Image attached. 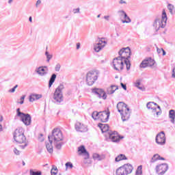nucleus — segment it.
Returning a JSON list of instances; mask_svg holds the SVG:
<instances>
[{
  "mask_svg": "<svg viewBox=\"0 0 175 175\" xmlns=\"http://www.w3.org/2000/svg\"><path fill=\"white\" fill-rule=\"evenodd\" d=\"M16 116L21 118L22 122H23L26 126L31 125V122H32L31 115L20 111V108H18L16 109Z\"/></svg>",
  "mask_w": 175,
  "mask_h": 175,
  "instance_id": "obj_11",
  "label": "nucleus"
},
{
  "mask_svg": "<svg viewBox=\"0 0 175 175\" xmlns=\"http://www.w3.org/2000/svg\"><path fill=\"white\" fill-rule=\"evenodd\" d=\"M2 121H3V116L0 115V122H2Z\"/></svg>",
  "mask_w": 175,
  "mask_h": 175,
  "instance_id": "obj_58",
  "label": "nucleus"
},
{
  "mask_svg": "<svg viewBox=\"0 0 175 175\" xmlns=\"http://www.w3.org/2000/svg\"><path fill=\"white\" fill-rule=\"evenodd\" d=\"M99 128L101 129L103 133H105L106 137H109L113 143H118L124 137L118 135L116 131H109V124H98Z\"/></svg>",
  "mask_w": 175,
  "mask_h": 175,
  "instance_id": "obj_1",
  "label": "nucleus"
},
{
  "mask_svg": "<svg viewBox=\"0 0 175 175\" xmlns=\"http://www.w3.org/2000/svg\"><path fill=\"white\" fill-rule=\"evenodd\" d=\"M161 53H163V55H166V51H165L163 49H162Z\"/></svg>",
  "mask_w": 175,
  "mask_h": 175,
  "instance_id": "obj_57",
  "label": "nucleus"
},
{
  "mask_svg": "<svg viewBox=\"0 0 175 175\" xmlns=\"http://www.w3.org/2000/svg\"><path fill=\"white\" fill-rule=\"evenodd\" d=\"M126 159H128V158H126V156H125V154H120L116 157L115 161L116 162H120V161H125Z\"/></svg>",
  "mask_w": 175,
  "mask_h": 175,
  "instance_id": "obj_23",
  "label": "nucleus"
},
{
  "mask_svg": "<svg viewBox=\"0 0 175 175\" xmlns=\"http://www.w3.org/2000/svg\"><path fill=\"white\" fill-rule=\"evenodd\" d=\"M143 165H139L137 168L135 175H142L143 174Z\"/></svg>",
  "mask_w": 175,
  "mask_h": 175,
  "instance_id": "obj_31",
  "label": "nucleus"
},
{
  "mask_svg": "<svg viewBox=\"0 0 175 175\" xmlns=\"http://www.w3.org/2000/svg\"><path fill=\"white\" fill-rule=\"evenodd\" d=\"M47 69V66H44V67H38L36 69V72L38 73V75H39V76H46V75L47 74V72H46V70Z\"/></svg>",
  "mask_w": 175,
  "mask_h": 175,
  "instance_id": "obj_18",
  "label": "nucleus"
},
{
  "mask_svg": "<svg viewBox=\"0 0 175 175\" xmlns=\"http://www.w3.org/2000/svg\"><path fill=\"white\" fill-rule=\"evenodd\" d=\"M147 64H148V67L150 66H154L155 65V60L151 57H148L146 58Z\"/></svg>",
  "mask_w": 175,
  "mask_h": 175,
  "instance_id": "obj_27",
  "label": "nucleus"
},
{
  "mask_svg": "<svg viewBox=\"0 0 175 175\" xmlns=\"http://www.w3.org/2000/svg\"><path fill=\"white\" fill-rule=\"evenodd\" d=\"M14 1V0H8V5H12V3H13Z\"/></svg>",
  "mask_w": 175,
  "mask_h": 175,
  "instance_id": "obj_55",
  "label": "nucleus"
},
{
  "mask_svg": "<svg viewBox=\"0 0 175 175\" xmlns=\"http://www.w3.org/2000/svg\"><path fill=\"white\" fill-rule=\"evenodd\" d=\"M118 53V57L124 60L126 70H129V69H131V62L129 61V58H131V49L129 47L122 48L120 50Z\"/></svg>",
  "mask_w": 175,
  "mask_h": 175,
  "instance_id": "obj_5",
  "label": "nucleus"
},
{
  "mask_svg": "<svg viewBox=\"0 0 175 175\" xmlns=\"http://www.w3.org/2000/svg\"><path fill=\"white\" fill-rule=\"evenodd\" d=\"M167 21V16L165 10L163 11L161 18H156L153 23V27L156 31H159L160 28H165L166 27V22Z\"/></svg>",
  "mask_w": 175,
  "mask_h": 175,
  "instance_id": "obj_6",
  "label": "nucleus"
},
{
  "mask_svg": "<svg viewBox=\"0 0 175 175\" xmlns=\"http://www.w3.org/2000/svg\"><path fill=\"white\" fill-rule=\"evenodd\" d=\"M49 142H46L45 144H46V148L48 151V152H49V154H53L54 150L53 148V141L51 139V140H49Z\"/></svg>",
  "mask_w": 175,
  "mask_h": 175,
  "instance_id": "obj_20",
  "label": "nucleus"
},
{
  "mask_svg": "<svg viewBox=\"0 0 175 175\" xmlns=\"http://www.w3.org/2000/svg\"><path fill=\"white\" fill-rule=\"evenodd\" d=\"M92 157H93V159H94V161H102L105 158V157L100 156L98 153H94Z\"/></svg>",
  "mask_w": 175,
  "mask_h": 175,
  "instance_id": "obj_26",
  "label": "nucleus"
},
{
  "mask_svg": "<svg viewBox=\"0 0 175 175\" xmlns=\"http://www.w3.org/2000/svg\"><path fill=\"white\" fill-rule=\"evenodd\" d=\"M3 129H2V124H0V132H2Z\"/></svg>",
  "mask_w": 175,
  "mask_h": 175,
  "instance_id": "obj_60",
  "label": "nucleus"
},
{
  "mask_svg": "<svg viewBox=\"0 0 175 175\" xmlns=\"http://www.w3.org/2000/svg\"><path fill=\"white\" fill-rule=\"evenodd\" d=\"M137 89L143 91V87L138 86Z\"/></svg>",
  "mask_w": 175,
  "mask_h": 175,
  "instance_id": "obj_61",
  "label": "nucleus"
},
{
  "mask_svg": "<svg viewBox=\"0 0 175 175\" xmlns=\"http://www.w3.org/2000/svg\"><path fill=\"white\" fill-rule=\"evenodd\" d=\"M79 155H83L84 159H88L90 158V153L87 152L85 146H81L78 148Z\"/></svg>",
  "mask_w": 175,
  "mask_h": 175,
  "instance_id": "obj_16",
  "label": "nucleus"
},
{
  "mask_svg": "<svg viewBox=\"0 0 175 175\" xmlns=\"http://www.w3.org/2000/svg\"><path fill=\"white\" fill-rule=\"evenodd\" d=\"M30 175H42V172L36 171V170L31 169L29 170Z\"/></svg>",
  "mask_w": 175,
  "mask_h": 175,
  "instance_id": "obj_30",
  "label": "nucleus"
},
{
  "mask_svg": "<svg viewBox=\"0 0 175 175\" xmlns=\"http://www.w3.org/2000/svg\"><path fill=\"white\" fill-rule=\"evenodd\" d=\"M75 129L77 132H87L88 131L87 125L79 122L75 124Z\"/></svg>",
  "mask_w": 175,
  "mask_h": 175,
  "instance_id": "obj_17",
  "label": "nucleus"
},
{
  "mask_svg": "<svg viewBox=\"0 0 175 175\" xmlns=\"http://www.w3.org/2000/svg\"><path fill=\"white\" fill-rule=\"evenodd\" d=\"M103 47H105V44H103V46H100L98 44H96L94 45V51H96V53H99V51L100 50H102V49H103Z\"/></svg>",
  "mask_w": 175,
  "mask_h": 175,
  "instance_id": "obj_32",
  "label": "nucleus"
},
{
  "mask_svg": "<svg viewBox=\"0 0 175 175\" xmlns=\"http://www.w3.org/2000/svg\"><path fill=\"white\" fill-rule=\"evenodd\" d=\"M139 68H148V64L147 63V59H144L139 65Z\"/></svg>",
  "mask_w": 175,
  "mask_h": 175,
  "instance_id": "obj_34",
  "label": "nucleus"
},
{
  "mask_svg": "<svg viewBox=\"0 0 175 175\" xmlns=\"http://www.w3.org/2000/svg\"><path fill=\"white\" fill-rule=\"evenodd\" d=\"M162 49H159V48H157V51L158 54H161V53H162Z\"/></svg>",
  "mask_w": 175,
  "mask_h": 175,
  "instance_id": "obj_53",
  "label": "nucleus"
},
{
  "mask_svg": "<svg viewBox=\"0 0 175 175\" xmlns=\"http://www.w3.org/2000/svg\"><path fill=\"white\" fill-rule=\"evenodd\" d=\"M159 158H161V156L159 154H154L150 159V163H154L157 162V161L159 160Z\"/></svg>",
  "mask_w": 175,
  "mask_h": 175,
  "instance_id": "obj_28",
  "label": "nucleus"
},
{
  "mask_svg": "<svg viewBox=\"0 0 175 175\" xmlns=\"http://www.w3.org/2000/svg\"><path fill=\"white\" fill-rule=\"evenodd\" d=\"M72 13H73L74 14H77L80 13V8H74V9L72 10Z\"/></svg>",
  "mask_w": 175,
  "mask_h": 175,
  "instance_id": "obj_42",
  "label": "nucleus"
},
{
  "mask_svg": "<svg viewBox=\"0 0 175 175\" xmlns=\"http://www.w3.org/2000/svg\"><path fill=\"white\" fill-rule=\"evenodd\" d=\"M49 140L53 141L54 143H58L62 142L64 137L62 135V132L59 129H54L52 131L51 135L48 137Z\"/></svg>",
  "mask_w": 175,
  "mask_h": 175,
  "instance_id": "obj_9",
  "label": "nucleus"
},
{
  "mask_svg": "<svg viewBox=\"0 0 175 175\" xmlns=\"http://www.w3.org/2000/svg\"><path fill=\"white\" fill-rule=\"evenodd\" d=\"M45 55L46 57V62H50V59H51V58H53V55H50L48 51H46Z\"/></svg>",
  "mask_w": 175,
  "mask_h": 175,
  "instance_id": "obj_36",
  "label": "nucleus"
},
{
  "mask_svg": "<svg viewBox=\"0 0 175 175\" xmlns=\"http://www.w3.org/2000/svg\"><path fill=\"white\" fill-rule=\"evenodd\" d=\"M157 107V109H159V110L161 111V107L159 105H156Z\"/></svg>",
  "mask_w": 175,
  "mask_h": 175,
  "instance_id": "obj_63",
  "label": "nucleus"
},
{
  "mask_svg": "<svg viewBox=\"0 0 175 175\" xmlns=\"http://www.w3.org/2000/svg\"><path fill=\"white\" fill-rule=\"evenodd\" d=\"M80 42L77 43V50H79L80 49Z\"/></svg>",
  "mask_w": 175,
  "mask_h": 175,
  "instance_id": "obj_56",
  "label": "nucleus"
},
{
  "mask_svg": "<svg viewBox=\"0 0 175 175\" xmlns=\"http://www.w3.org/2000/svg\"><path fill=\"white\" fill-rule=\"evenodd\" d=\"M100 116V112H98L96 111H94L92 114V117L93 120H99Z\"/></svg>",
  "mask_w": 175,
  "mask_h": 175,
  "instance_id": "obj_29",
  "label": "nucleus"
},
{
  "mask_svg": "<svg viewBox=\"0 0 175 175\" xmlns=\"http://www.w3.org/2000/svg\"><path fill=\"white\" fill-rule=\"evenodd\" d=\"M159 161H165V158L160 157L159 158Z\"/></svg>",
  "mask_w": 175,
  "mask_h": 175,
  "instance_id": "obj_59",
  "label": "nucleus"
},
{
  "mask_svg": "<svg viewBox=\"0 0 175 175\" xmlns=\"http://www.w3.org/2000/svg\"><path fill=\"white\" fill-rule=\"evenodd\" d=\"M66 167L68 169L69 167L70 169H72L73 167V164L71 162H67L66 163Z\"/></svg>",
  "mask_w": 175,
  "mask_h": 175,
  "instance_id": "obj_40",
  "label": "nucleus"
},
{
  "mask_svg": "<svg viewBox=\"0 0 175 175\" xmlns=\"http://www.w3.org/2000/svg\"><path fill=\"white\" fill-rule=\"evenodd\" d=\"M104 18L105 20H107V21H109V18H110V16H105Z\"/></svg>",
  "mask_w": 175,
  "mask_h": 175,
  "instance_id": "obj_54",
  "label": "nucleus"
},
{
  "mask_svg": "<svg viewBox=\"0 0 175 175\" xmlns=\"http://www.w3.org/2000/svg\"><path fill=\"white\" fill-rule=\"evenodd\" d=\"M155 141L157 144H159V146H165V144H166L165 132L161 131L156 136Z\"/></svg>",
  "mask_w": 175,
  "mask_h": 175,
  "instance_id": "obj_13",
  "label": "nucleus"
},
{
  "mask_svg": "<svg viewBox=\"0 0 175 175\" xmlns=\"http://www.w3.org/2000/svg\"><path fill=\"white\" fill-rule=\"evenodd\" d=\"M40 3H42V1L38 0L36 3V8H38V6H39V5H40Z\"/></svg>",
  "mask_w": 175,
  "mask_h": 175,
  "instance_id": "obj_52",
  "label": "nucleus"
},
{
  "mask_svg": "<svg viewBox=\"0 0 175 175\" xmlns=\"http://www.w3.org/2000/svg\"><path fill=\"white\" fill-rule=\"evenodd\" d=\"M39 140H40L41 142H43V140H44V139H41L40 137H39Z\"/></svg>",
  "mask_w": 175,
  "mask_h": 175,
  "instance_id": "obj_64",
  "label": "nucleus"
},
{
  "mask_svg": "<svg viewBox=\"0 0 175 175\" xmlns=\"http://www.w3.org/2000/svg\"><path fill=\"white\" fill-rule=\"evenodd\" d=\"M118 14L119 15V17H120L121 21H122V20H124L125 18V17H126V16L128 15V14H126V12H125V11H124V10H119L118 12Z\"/></svg>",
  "mask_w": 175,
  "mask_h": 175,
  "instance_id": "obj_24",
  "label": "nucleus"
},
{
  "mask_svg": "<svg viewBox=\"0 0 175 175\" xmlns=\"http://www.w3.org/2000/svg\"><path fill=\"white\" fill-rule=\"evenodd\" d=\"M18 87V85H16L13 88L10 90L8 91V92H11V93L15 92H16V88H17Z\"/></svg>",
  "mask_w": 175,
  "mask_h": 175,
  "instance_id": "obj_43",
  "label": "nucleus"
},
{
  "mask_svg": "<svg viewBox=\"0 0 175 175\" xmlns=\"http://www.w3.org/2000/svg\"><path fill=\"white\" fill-rule=\"evenodd\" d=\"M134 84H135V86L137 87V88L138 87H139V85H140V84H141V83H140V79L137 80V81L134 83Z\"/></svg>",
  "mask_w": 175,
  "mask_h": 175,
  "instance_id": "obj_45",
  "label": "nucleus"
},
{
  "mask_svg": "<svg viewBox=\"0 0 175 175\" xmlns=\"http://www.w3.org/2000/svg\"><path fill=\"white\" fill-rule=\"evenodd\" d=\"M99 77V71L91 70L89 71L86 75V83L88 85H94L95 81L98 80Z\"/></svg>",
  "mask_w": 175,
  "mask_h": 175,
  "instance_id": "obj_7",
  "label": "nucleus"
},
{
  "mask_svg": "<svg viewBox=\"0 0 175 175\" xmlns=\"http://www.w3.org/2000/svg\"><path fill=\"white\" fill-rule=\"evenodd\" d=\"M118 90V86L115 85H111V86L108 87L107 88L106 93L104 90L103 89H93L92 92L93 94H95L100 99L102 98L104 100L107 99V94L108 95H113L116 91Z\"/></svg>",
  "mask_w": 175,
  "mask_h": 175,
  "instance_id": "obj_2",
  "label": "nucleus"
},
{
  "mask_svg": "<svg viewBox=\"0 0 175 175\" xmlns=\"http://www.w3.org/2000/svg\"><path fill=\"white\" fill-rule=\"evenodd\" d=\"M107 44V42L103 41L102 40H100L98 41V42L97 43V44H98V46H103V44H105V46H106Z\"/></svg>",
  "mask_w": 175,
  "mask_h": 175,
  "instance_id": "obj_38",
  "label": "nucleus"
},
{
  "mask_svg": "<svg viewBox=\"0 0 175 175\" xmlns=\"http://www.w3.org/2000/svg\"><path fill=\"white\" fill-rule=\"evenodd\" d=\"M169 170L167 163H162L156 166L155 170L159 175H163Z\"/></svg>",
  "mask_w": 175,
  "mask_h": 175,
  "instance_id": "obj_14",
  "label": "nucleus"
},
{
  "mask_svg": "<svg viewBox=\"0 0 175 175\" xmlns=\"http://www.w3.org/2000/svg\"><path fill=\"white\" fill-rule=\"evenodd\" d=\"M29 21H30V23H32V16L29 17Z\"/></svg>",
  "mask_w": 175,
  "mask_h": 175,
  "instance_id": "obj_62",
  "label": "nucleus"
},
{
  "mask_svg": "<svg viewBox=\"0 0 175 175\" xmlns=\"http://www.w3.org/2000/svg\"><path fill=\"white\" fill-rule=\"evenodd\" d=\"M55 79H57V75L53 74L49 79V87L51 88V85L54 84V81H55Z\"/></svg>",
  "mask_w": 175,
  "mask_h": 175,
  "instance_id": "obj_25",
  "label": "nucleus"
},
{
  "mask_svg": "<svg viewBox=\"0 0 175 175\" xmlns=\"http://www.w3.org/2000/svg\"><path fill=\"white\" fill-rule=\"evenodd\" d=\"M109 117H110V111H101L100 112V117H98V120L101 121V122H107L109 121Z\"/></svg>",
  "mask_w": 175,
  "mask_h": 175,
  "instance_id": "obj_15",
  "label": "nucleus"
},
{
  "mask_svg": "<svg viewBox=\"0 0 175 175\" xmlns=\"http://www.w3.org/2000/svg\"><path fill=\"white\" fill-rule=\"evenodd\" d=\"M119 3L120 5H126V1H125L124 0H120Z\"/></svg>",
  "mask_w": 175,
  "mask_h": 175,
  "instance_id": "obj_49",
  "label": "nucleus"
},
{
  "mask_svg": "<svg viewBox=\"0 0 175 175\" xmlns=\"http://www.w3.org/2000/svg\"><path fill=\"white\" fill-rule=\"evenodd\" d=\"M25 99V96L24 95V96H23L21 98H20V102H19V103H20V105H23V103H24V100Z\"/></svg>",
  "mask_w": 175,
  "mask_h": 175,
  "instance_id": "obj_46",
  "label": "nucleus"
},
{
  "mask_svg": "<svg viewBox=\"0 0 175 175\" xmlns=\"http://www.w3.org/2000/svg\"><path fill=\"white\" fill-rule=\"evenodd\" d=\"M122 24H129V23H132V20L128 15H126V17H124V20H122Z\"/></svg>",
  "mask_w": 175,
  "mask_h": 175,
  "instance_id": "obj_35",
  "label": "nucleus"
},
{
  "mask_svg": "<svg viewBox=\"0 0 175 175\" xmlns=\"http://www.w3.org/2000/svg\"><path fill=\"white\" fill-rule=\"evenodd\" d=\"M157 106H158V104L154 102H149L146 104L147 109H148V110H152V113L157 111Z\"/></svg>",
  "mask_w": 175,
  "mask_h": 175,
  "instance_id": "obj_19",
  "label": "nucleus"
},
{
  "mask_svg": "<svg viewBox=\"0 0 175 175\" xmlns=\"http://www.w3.org/2000/svg\"><path fill=\"white\" fill-rule=\"evenodd\" d=\"M70 38L71 39H76V33H71L70 36Z\"/></svg>",
  "mask_w": 175,
  "mask_h": 175,
  "instance_id": "obj_47",
  "label": "nucleus"
},
{
  "mask_svg": "<svg viewBox=\"0 0 175 175\" xmlns=\"http://www.w3.org/2000/svg\"><path fill=\"white\" fill-rule=\"evenodd\" d=\"M124 64L125 62L121 59V57H116L113 61V66L115 70H122L124 69Z\"/></svg>",
  "mask_w": 175,
  "mask_h": 175,
  "instance_id": "obj_12",
  "label": "nucleus"
},
{
  "mask_svg": "<svg viewBox=\"0 0 175 175\" xmlns=\"http://www.w3.org/2000/svg\"><path fill=\"white\" fill-rule=\"evenodd\" d=\"M42 97V94H32L29 96V102H35V100H38Z\"/></svg>",
  "mask_w": 175,
  "mask_h": 175,
  "instance_id": "obj_21",
  "label": "nucleus"
},
{
  "mask_svg": "<svg viewBox=\"0 0 175 175\" xmlns=\"http://www.w3.org/2000/svg\"><path fill=\"white\" fill-rule=\"evenodd\" d=\"M14 152L15 155H20L21 152L18 150L17 148H14Z\"/></svg>",
  "mask_w": 175,
  "mask_h": 175,
  "instance_id": "obj_44",
  "label": "nucleus"
},
{
  "mask_svg": "<svg viewBox=\"0 0 175 175\" xmlns=\"http://www.w3.org/2000/svg\"><path fill=\"white\" fill-rule=\"evenodd\" d=\"M120 85H121V87L123 88V90L126 91V85L124 84L123 83H121Z\"/></svg>",
  "mask_w": 175,
  "mask_h": 175,
  "instance_id": "obj_51",
  "label": "nucleus"
},
{
  "mask_svg": "<svg viewBox=\"0 0 175 175\" xmlns=\"http://www.w3.org/2000/svg\"><path fill=\"white\" fill-rule=\"evenodd\" d=\"M133 171V166L132 165L127 163L122 165L116 170V175H128L131 174Z\"/></svg>",
  "mask_w": 175,
  "mask_h": 175,
  "instance_id": "obj_10",
  "label": "nucleus"
},
{
  "mask_svg": "<svg viewBox=\"0 0 175 175\" xmlns=\"http://www.w3.org/2000/svg\"><path fill=\"white\" fill-rule=\"evenodd\" d=\"M116 107L118 111L120 113L122 121H128L131 118V109L128 107V105L124 102H119L117 104Z\"/></svg>",
  "mask_w": 175,
  "mask_h": 175,
  "instance_id": "obj_4",
  "label": "nucleus"
},
{
  "mask_svg": "<svg viewBox=\"0 0 175 175\" xmlns=\"http://www.w3.org/2000/svg\"><path fill=\"white\" fill-rule=\"evenodd\" d=\"M55 72H59L61 70V64H57L55 66Z\"/></svg>",
  "mask_w": 175,
  "mask_h": 175,
  "instance_id": "obj_39",
  "label": "nucleus"
},
{
  "mask_svg": "<svg viewBox=\"0 0 175 175\" xmlns=\"http://www.w3.org/2000/svg\"><path fill=\"white\" fill-rule=\"evenodd\" d=\"M153 113H154V115H155V113H156L158 117V116H161V114H162V112L161 111H157V109H156V111L153 112Z\"/></svg>",
  "mask_w": 175,
  "mask_h": 175,
  "instance_id": "obj_48",
  "label": "nucleus"
},
{
  "mask_svg": "<svg viewBox=\"0 0 175 175\" xmlns=\"http://www.w3.org/2000/svg\"><path fill=\"white\" fill-rule=\"evenodd\" d=\"M55 147H56V148H57V150H61V147H62V143L57 142V143H55Z\"/></svg>",
  "mask_w": 175,
  "mask_h": 175,
  "instance_id": "obj_41",
  "label": "nucleus"
},
{
  "mask_svg": "<svg viewBox=\"0 0 175 175\" xmlns=\"http://www.w3.org/2000/svg\"><path fill=\"white\" fill-rule=\"evenodd\" d=\"M169 117L171 119L170 122L172 123V124H174V121H175V111L174 109H171L170 110V112H169Z\"/></svg>",
  "mask_w": 175,
  "mask_h": 175,
  "instance_id": "obj_22",
  "label": "nucleus"
},
{
  "mask_svg": "<svg viewBox=\"0 0 175 175\" xmlns=\"http://www.w3.org/2000/svg\"><path fill=\"white\" fill-rule=\"evenodd\" d=\"M172 79H175V67L172 69Z\"/></svg>",
  "mask_w": 175,
  "mask_h": 175,
  "instance_id": "obj_50",
  "label": "nucleus"
},
{
  "mask_svg": "<svg viewBox=\"0 0 175 175\" xmlns=\"http://www.w3.org/2000/svg\"><path fill=\"white\" fill-rule=\"evenodd\" d=\"M167 9L169 10L170 12L173 13V10L174 9V5H173L172 4H169L167 5Z\"/></svg>",
  "mask_w": 175,
  "mask_h": 175,
  "instance_id": "obj_37",
  "label": "nucleus"
},
{
  "mask_svg": "<svg viewBox=\"0 0 175 175\" xmlns=\"http://www.w3.org/2000/svg\"><path fill=\"white\" fill-rule=\"evenodd\" d=\"M65 88L64 84L61 83L55 90L53 94V100L55 103L59 105L64 100V96L62 94V90Z\"/></svg>",
  "mask_w": 175,
  "mask_h": 175,
  "instance_id": "obj_8",
  "label": "nucleus"
},
{
  "mask_svg": "<svg viewBox=\"0 0 175 175\" xmlns=\"http://www.w3.org/2000/svg\"><path fill=\"white\" fill-rule=\"evenodd\" d=\"M14 139L16 143H19V147L22 150H24L25 147L28 146V142H27V138L24 135V129L23 128L16 129L14 133Z\"/></svg>",
  "mask_w": 175,
  "mask_h": 175,
  "instance_id": "obj_3",
  "label": "nucleus"
},
{
  "mask_svg": "<svg viewBox=\"0 0 175 175\" xmlns=\"http://www.w3.org/2000/svg\"><path fill=\"white\" fill-rule=\"evenodd\" d=\"M58 174V168L55 167V165L52 166V169L51 170V175H57Z\"/></svg>",
  "mask_w": 175,
  "mask_h": 175,
  "instance_id": "obj_33",
  "label": "nucleus"
}]
</instances>
